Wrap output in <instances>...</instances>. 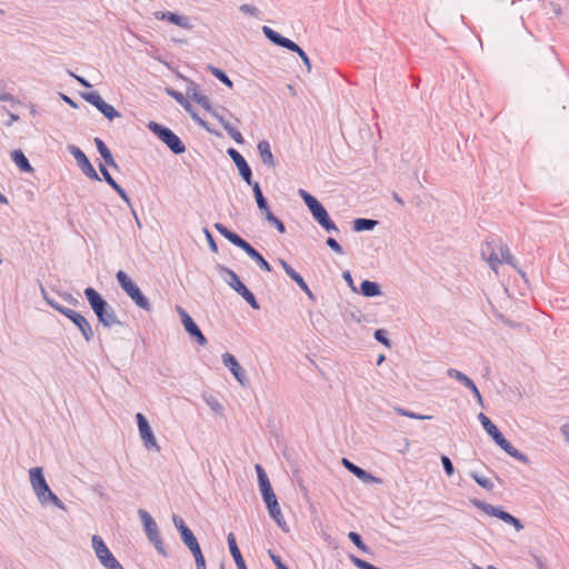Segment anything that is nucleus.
Here are the masks:
<instances>
[{"instance_id": "f257e3e1", "label": "nucleus", "mask_w": 569, "mask_h": 569, "mask_svg": "<svg viewBox=\"0 0 569 569\" xmlns=\"http://www.w3.org/2000/svg\"><path fill=\"white\" fill-rule=\"evenodd\" d=\"M29 478L31 488L41 505L52 503L59 509L64 510L66 506L58 498L56 493L52 492L47 480L43 475V469L41 467H33L29 470Z\"/></svg>"}, {"instance_id": "f03ea898", "label": "nucleus", "mask_w": 569, "mask_h": 569, "mask_svg": "<svg viewBox=\"0 0 569 569\" xmlns=\"http://www.w3.org/2000/svg\"><path fill=\"white\" fill-rule=\"evenodd\" d=\"M84 296L100 323L107 328L120 325L114 309L108 305L96 289L91 287L86 288Z\"/></svg>"}, {"instance_id": "7ed1b4c3", "label": "nucleus", "mask_w": 569, "mask_h": 569, "mask_svg": "<svg viewBox=\"0 0 569 569\" xmlns=\"http://www.w3.org/2000/svg\"><path fill=\"white\" fill-rule=\"evenodd\" d=\"M481 253L496 273H498V269L502 263H513L508 246L501 241H487L482 247Z\"/></svg>"}, {"instance_id": "20e7f679", "label": "nucleus", "mask_w": 569, "mask_h": 569, "mask_svg": "<svg viewBox=\"0 0 569 569\" xmlns=\"http://www.w3.org/2000/svg\"><path fill=\"white\" fill-rule=\"evenodd\" d=\"M214 228L222 237H224L227 240H229L232 244L242 249L251 259H253L258 263V266L262 270H264L267 272L271 271L270 263L249 242H247L244 239H242L239 234L230 231L222 223H216Z\"/></svg>"}, {"instance_id": "39448f33", "label": "nucleus", "mask_w": 569, "mask_h": 569, "mask_svg": "<svg viewBox=\"0 0 569 569\" xmlns=\"http://www.w3.org/2000/svg\"><path fill=\"white\" fill-rule=\"evenodd\" d=\"M300 197L312 213L315 220L327 231H338L336 223L330 219L325 207L309 192L299 190Z\"/></svg>"}, {"instance_id": "423d86ee", "label": "nucleus", "mask_w": 569, "mask_h": 569, "mask_svg": "<svg viewBox=\"0 0 569 569\" xmlns=\"http://www.w3.org/2000/svg\"><path fill=\"white\" fill-rule=\"evenodd\" d=\"M121 289L131 298V300L141 309L150 311L151 306L149 300L142 295L139 287L131 280V278L122 270L116 274Z\"/></svg>"}, {"instance_id": "0eeeda50", "label": "nucleus", "mask_w": 569, "mask_h": 569, "mask_svg": "<svg viewBox=\"0 0 569 569\" xmlns=\"http://www.w3.org/2000/svg\"><path fill=\"white\" fill-rule=\"evenodd\" d=\"M148 128L152 131L166 146L176 154L183 153L186 147L181 139L169 128H166L154 121L148 123Z\"/></svg>"}, {"instance_id": "6e6552de", "label": "nucleus", "mask_w": 569, "mask_h": 569, "mask_svg": "<svg viewBox=\"0 0 569 569\" xmlns=\"http://www.w3.org/2000/svg\"><path fill=\"white\" fill-rule=\"evenodd\" d=\"M262 32L274 44L286 48L292 52H297L301 58L303 64L307 67L308 71L311 70V62L309 57L296 42L286 37H282L268 26L262 27Z\"/></svg>"}, {"instance_id": "1a4fd4ad", "label": "nucleus", "mask_w": 569, "mask_h": 569, "mask_svg": "<svg viewBox=\"0 0 569 569\" xmlns=\"http://www.w3.org/2000/svg\"><path fill=\"white\" fill-rule=\"evenodd\" d=\"M92 548L94 550V553L99 560V562L106 568V569H124L120 562L116 559V557L111 553L107 545L104 543L103 539L98 536H92Z\"/></svg>"}, {"instance_id": "9d476101", "label": "nucleus", "mask_w": 569, "mask_h": 569, "mask_svg": "<svg viewBox=\"0 0 569 569\" xmlns=\"http://www.w3.org/2000/svg\"><path fill=\"white\" fill-rule=\"evenodd\" d=\"M140 519L142 521L146 535L148 539L153 543L157 551L161 555L166 556V549L163 541L161 539L158 526L152 517L143 509H139L138 511Z\"/></svg>"}, {"instance_id": "9b49d317", "label": "nucleus", "mask_w": 569, "mask_h": 569, "mask_svg": "<svg viewBox=\"0 0 569 569\" xmlns=\"http://www.w3.org/2000/svg\"><path fill=\"white\" fill-rule=\"evenodd\" d=\"M140 438L148 450L160 451V446L152 432V429L146 417L138 412L136 415Z\"/></svg>"}, {"instance_id": "f8f14e48", "label": "nucleus", "mask_w": 569, "mask_h": 569, "mask_svg": "<svg viewBox=\"0 0 569 569\" xmlns=\"http://www.w3.org/2000/svg\"><path fill=\"white\" fill-rule=\"evenodd\" d=\"M176 310L179 313L184 330L189 333V336L193 338L198 345L206 346L208 342L207 338L201 332L193 319L189 316V313L180 306H177Z\"/></svg>"}, {"instance_id": "ddd939ff", "label": "nucleus", "mask_w": 569, "mask_h": 569, "mask_svg": "<svg viewBox=\"0 0 569 569\" xmlns=\"http://www.w3.org/2000/svg\"><path fill=\"white\" fill-rule=\"evenodd\" d=\"M226 271L230 278L228 284L237 293H239L253 309H259L260 307L254 295L242 283L237 273L230 269H226Z\"/></svg>"}, {"instance_id": "4468645a", "label": "nucleus", "mask_w": 569, "mask_h": 569, "mask_svg": "<svg viewBox=\"0 0 569 569\" xmlns=\"http://www.w3.org/2000/svg\"><path fill=\"white\" fill-rule=\"evenodd\" d=\"M83 99L94 106L106 118L113 120L120 117V113L109 103H107L98 92L82 94Z\"/></svg>"}, {"instance_id": "2eb2a0df", "label": "nucleus", "mask_w": 569, "mask_h": 569, "mask_svg": "<svg viewBox=\"0 0 569 569\" xmlns=\"http://www.w3.org/2000/svg\"><path fill=\"white\" fill-rule=\"evenodd\" d=\"M61 313L70 319L81 331L86 341H90L93 337L92 328L89 321L79 312L73 309L61 310Z\"/></svg>"}, {"instance_id": "dca6fc26", "label": "nucleus", "mask_w": 569, "mask_h": 569, "mask_svg": "<svg viewBox=\"0 0 569 569\" xmlns=\"http://www.w3.org/2000/svg\"><path fill=\"white\" fill-rule=\"evenodd\" d=\"M69 150L87 177H89L92 180H100L97 171L90 163L89 159L78 147L71 146Z\"/></svg>"}, {"instance_id": "f3484780", "label": "nucleus", "mask_w": 569, "mask_h": 569, "mask_svg": "<svg viewBox=\"0 0 569 569\" xmlns=\"http://www.w3.org/2000/svg\"><path fill=\"white\" fill-rule=\"evenodd\" d=\"M222 362L230 370L237 381L244 386L247 382L246 373L236 357L229 352H226L222 355Z\"/></svg>"}, {"instance_id": "a211bd4d", "label": "nucleus", "mask_w": 569, "mask_h": 569, "mask_svg": "<svg viewBox=\"0 0 569 569\" xmlns=\"http://www.w3.org/2000/svg\"><path fill=\"white\" fill-rule=\"evenodd\" d=\"M485 510L488 515L493 516V517L505 521L506 523L513 526L517 531H520L523 529V525L520 522V520L507 511H503V510L492 507V506H486Z\"/></svg>"}, {"instance_id": "6ab92c4d", "label": "nucleus", "mask_w": 569, "mask_h": 569, "mask_svg": "<svg viewBox=\"0 0 569 569\" xmlns=\"http://www.w3.org/2000/svg\"><path fill=\"white\" fill-rule=\"evenodd\" d=\"M228 154L232 158V160L236 163L243 180L248 184H251L252 183V181H251L252 173H251V169H250L249 164L247 163L246 159L236 149H229Z\"/></svg>"}, {"instance_id": "aec40b11", "label": "nucleus", "mask_w": 569, "mask_h": 569, "mask_svg": "<svg viewBox=\"0 0 569 569\" xmlns=\"http://www.w3.org/2000/svg\"><path fill=\"white\" fill-rule=\"evenodd\" d=\"M154 18L157 20H167L169 21L170 23H173L178 27H181L183 29H191V24H190V21H189V18L184 17V16H180L178 13H174V12H171V11H156L153 13Z\"/></svg>"}, {"instance_id": "412c9836", "label": "nucleus", "mask_w": 569, "mask_h": 569, "mask_svg": "<svg viewBox=\"0 0 569 569\" xmlns=\"http://www.w3.org/2000/svg\"><path fill=\"white\" fill-rule=\"evenodd\" d=\"M280 266L283 268L284 272L292 279L298 287L307 293L309 298H313L312 291L303 280V278L283 259L279 260Z\"/></svg>"}, {"instance_id": "4be33fe9", "label": "nucleus", "mask_w": 569, "mask_h": 569, "mask_svg": "<svg viewBox=\"0 0 569 569\" xmlns=\"http://www.w3.org/2000/svg\"><path fill=\"white\" fill-rule=\"evenodd\" d=\"M173 523L178 531L180 532L181 539L183 543L189 548L190 546H194L198 543L197 538L192 533V531L186 526L183 519L179 516H173Z\"/></svg>"}, {"instance_id": "5701e85b", "label": "nucleus", "mask_w": 569, "mask_h": 569, "mask_svg": "<svg viewBox=\"0 0 569 569\" xmlns=\"http://www.w3.org/2000/svg\"><path fill=\"white\" fill-rule=\"evenodd\" d=\"M99 169L104 181L121 197L123 201L130 204V198L127 194L126 190L120 184L117 183V181L111 177L107 168L100 164Z\"/></svg>"}, {"instance_id": "b1692460", "label": "nucleus", "mask_w": 569, "mask_h": 569, "mask_svg": "<svg viewBox=\"0 0 569 569\" xmlns=\"http://www.w3.org/2000/svg\"><path fill=\"white\" fill-rule=\"evenodd\" d=\"M342 463L343 466L350 471L352 472L356 477H358L359 479L366 481V482H376V483H379L380 480L373 476H371L370 473H368L366 470H363L362 468L353 465L352 462H350L348 459H342Z\"/></svg>"}, {"instance_id": "393cba45", "label": "nucleus", "mask_w": 569, "mask_h": 569, "mask_svg": "<svg viewBox=\"0 0 569 569\" xmlns=\"http://www.w3.org/2000/svg\"><path fill=\"white\" fill-rule=\"evenodd\" d=\"M228 546L230 553L236 562L238 569H248L246 562L242 558V555L237 546L236 537L232 532H230L227 537Z\"/></svg>"}, {"instance_id": "a878e982", "label": "nucleus", "mask_w": 569, "mask_h": 569, "mask_svg": "<svg viewBox=\"0 0 569 569\" xmlns=\"http://www.w3.org/2000/svg\"><path fill=\"white\" fill-rule=\"evenodd\" d=\"M257 149L263 164L268 167H274L276 162L271 151L270 143L267 140H261L259 141Z\"/></svg>"}, {"instance_id": "bb28decb", "label": "nucleus", "mask_w": 569, "mask_h": 569, "mask_svg": "<svg viewBox=\"0 0 569 569\" xmlns=\"http://www.w3.org/2000/svg\"><path fill=\"white\" fill-rule=\"evenodd\" d=\"M478 419L481 422L483 429L495 440L496 443L500 441L501 438H503L499 429L491 422V420L485 413L480 412L478 415Z\"/></svg>"}, {"instance_id": "cd10ccee", "label": "nucleus", "mask_w": 569, "mask_h": 569, "mask_svg": "<svg viewBox=\"0 0 569 569\" xmlns=\"http://www.w3.org/2000/svg\"><path fill=\"white\" fill-rule=\"evenodd\" d=\"M497 445L506 451L509 456L517 459L520 462L527 463L528 457L520 452L516 447H513L506 438H501L500 441L497 442Z\"/></svg>"}, {"instance_id": "c85d7f7f", "label": "nucleus", "mask_w": 569, "mask_h": 569, "mask_svg": "<svg viewBox=\"0 0 569 569\" xmlns=\"http://www.w3.org/2000/svg\"><path fill=\"white\" fill-rule=\"evenodd\" d=\"M359 292L367 298L378 297L382 293L379 283L370 280L361 282Z\"/></svg>"}, {"instance_id": "c756f323", "label": "nucleus", "mask_w": 569, "mask_h": 569, "mask_svg": "<svg viewBox=\"0 0 569 569\" xmlns=\"http://www.w3.org/2000/svg\"><path fill=\"white\" fill-rule=\"evenodd\" d=\"M11 158H12L13 162L16 163V166L21 171H23V172L33 171V168L31 167L29 160L27 159V157L23 154V152L21 150H14L11 153Z\"/></svg>"}, {"instance_id": "7c9ffc66", "label": "nucleus", "mask_w": 569, "mask_h": 569, "mask_svg": "<svg viewBox=\"0 0 569 569\" xmlns=\"http://www.w3.org/2000/svg\"><path fill=\"white\" fill-rule=\"evenodd\" d=\"M216 118L218 119L219 123L223 127V129L227 131V133L238 143V144H242L244 142V139L241 134V132L236 129L234 127H232L230 124V122H228L226 119H223L222 117H219V116H216Z\"/></svg>"}, {"instance_id": "2f4dec72", "label": "nucleus", "mask_w": 569, "mask_h": 569, "mask_svg": "<svg viewBox=\"0 0 569 569\" xmlns=\"http://www.w3.org/2000/svg\"><path fill=\"white\" fill-rule=\"evenodd\" d=\"M256 470L258 473V481H259V487H260L262 497L264 495L273 492L271 483H270L263 468L260 465H257Z\"/></svg>"}, {"instance_id": "473e14b6", "label": "nucleus", "mask_w": 569, "mask_h": 569, "mask_svg": "<svg viewBox=\"0 0 569 569\" xmlns=\"http://www.w3.org/2000/svg\"><path fill=\"white\" fill-rule=\"evenodd\" d=\"M94 142H96L97 149H98L100 156L102 157V159L104 160L106 164L117 168V163H116L110 150L106 146V143L99 138H96Z\"/></svg>"}, {"instance_id": "72a5a7b5", "label": "nucleus", "mask_w": 569, "mask_h": 569, "mask_svg": "<svg viewBox=\"0 0 569 569\" xmlns=\"http://www.w3.org/2000/svg\"><path fill=\"white\" fill-rule=\"evenodd\" d=\"M268 511H269L270 517L276 521V523L284 532H287L289 529H288L287 522L284 520V517H283V515L281 512L279 503L277 506H274V508H269Z\"/></svg>"}, {"instance_id": "f704fd0d", "label": "nucleus", "mask_w": 569, "mask_h": 569, "mask_svg": "<svg viewBox=\"0 0 569 569\" xmlns=\"http://www.w3.org/2000/svg\"><path fill=\"white\" fill-rule=\"evenodd\" d=\"M376 220L371 219H365V218H358L353 220V230L355 231H365V230H371L377 226Z\"/></svg>"}, {"instance_id": "c9c22d12", "label": "nucleus", "mask_w": 569, "mask_h": 569, "mask_svg": "<svg viewBox=\"0 0 569 569\" xmlns=\"http://www.w3.org/2000/svg\"><path fill=\"white\" fill-rule=\"evenodd\" d=\"M447 375L450 377V378H453L456 380H458L460 383H462L466 388L471 385L472 380L466 376L463 372L457 370V369H453V368H450L447 370Z\"/></svg>"}, {"instance_id": "e433bc0d", "label": "nucleus", "mask_w": 569, "mask_h": 569, "mask_svg": "<svg viewBox=\"0 0 569 569\" xmlns=\"http://www.w3.org/2000/svg\"><path fill=\"white\" fill-rule=\"evenodd\" d=\"M252 186V190H253V193H254V198H256V201H257V204H258V208L261 210V209H267V200L264 199L263 194H262V191L260 189V186L258 182H252L251 183Z\"/></svg>"}, {"instance_id": "4c0bfd02", "label": "nucleus", "mask_w": 569, "mask_h": 569, "mask_svg": "<svg viewBox=\"0 0 569 569\" xmlns=\"http://www.w3.org/2000/svg\"><path fill=\"white\" fill-rule=\"evenodd\" d=\"M396 412L400 416H403V417H408V418H411V419H417V420H429L431 419V416H426V415H418L416 412H412V411H409L405 408H400V407H397L395 408Z\"/></svg>"}, {"instance_id": "58836bf2", "label": "nucleus", "mask_w": 569, "mask_h": 569, "mask_svg": "<svg viewBox=\"0 0 569 569\" xmlns=\"http://www.w3.org/2000/svg\"><path fill=\"white\" fill-rule=\"evenodd\" d=\"M210 70H211V73L217 79H219L221 82L227 84L229 88H232V86H233L232 81L229 79V77L221 69L216 68V67H210Z\"/></svg>"}, {"instance_id": "ea45409f", "label": "nucleus", "mask_w": 569, "mask_h": 569, "mask_svg": "<svg viewBox=\"0 0 569 569\" xmlns=\"http://www.w3.org/2000/svg\"><path fill=\"white\" fill-rule=\"evenodd\" d=\"M349 539L362 551H366L367 550V547L366 545L363 543L360 535H358L357 532L355 531H350L349 535H348Z\"/></svg>"}, {"instance_id": "a19ab883", "label": "nucleus", "mask_w": 569, "mask_h": 569, "mask_svg": "<svg viewBox=\"0 0 569 569\" xmlns=\"http://www.w3.org/2000/svg\"><path fill=\"white\" fill-rule=\"evenodd\" d=\"M471 477L479 486L485 489H490L492 487V482L488 478L480 477L478 473H472Z\"/></svg>"}, {"instance_id": "79ce46f5", "label": "nucleus", "mask_w": 569, "mask_h": 569, "mask_svg": "<svg viewBox=\"0 0 569 569\" xmlns=\"http://www.w3.org/2000/svg\"><path fill=\"white\" fill-rule=\"evenodd\" d=\"M441 462H442V466H443V469H445V472L447 473V476H452L455 472V468H453L451 460L447 456H442Z\"/></svg>"}, {"instance_id": "37998d69", "label": "nucleus", "mask_w": 569, "mask_h": 569, "mask_svg": "<svg viewBox=\"0 0 569 569\" xmlns=\"http://www.w3.org/2000/svg\"><path fill=\"white\" fill-rule=\"evenodd\" d=\"M239 9L241 12L252 17H258L259 14V10L252 4H241Z\"/></svg>"}, {"instance_id": "c03bdc74", "label": "nucleus", "mask_w": 569, "mask_h": 569, "mask_svg": "<svg viewBox=\"0 0 569 569\" xmlns=\"http://www.w3.org/2000/svg\"><path fill=\"white\" fill-rule=\"evenodd\" d=\"M263 501L267 506V508H274V506L278 505V500H277V497L274 495V492H271V493H268V495H264L263 497Z\"/></svg>"}, {"instance_id": "a18cd8bd", "label": "nucleus", "mask_w": 569, "mask_h": 569, "mask_svg": "<svg viewBox=\"0 0 569 569\" xmlns=\"http://www.w3.org/2000/svg\"><path fill=\"white\" fill-rule=\"evenodd\" d=\"M327 244L329 248H331L336 253L338 254H342L343 253V250H342V247L339 244V242L333 239V238H328L327 239Z\"/></svg>"}, {"instance_id": "49530a36", "label": "nucleus", "mask_w": 569, "mask_h": 569, "mask_svg": "<svg viewBox=\"0 0 569 569\" xmlns=\"http://www.w3.org/2000/svg\"><path fill=\"white\" fill-rule=\"evenodd\" d=\"M351 561L359 569H369L372 565L355 556L351 557Z\"/></svg>"}, {"instance_id": "de8ad7c7", "label": "nucleus", "mask_w": 569, "mask_h": 569, "mask_svg": "<svg viewBox=\"0 0 569 569\" xmlns=\"http://www.w3.org/2000/svg\"><path fill=\"white\" fill-rule=\"evenodd\" d=\"M375 338L378 341L382 342L383 345L389 346V340L386 337V332L383 330H381V329L376 330Z\"/></svg>"}, {"instance_id": "09e8293b", "label": "nucleus", "mask_w": 569, "mask_h": 569, "mask_svg": "<svg viewBox=\"0 0 569 569\" xmlns=\"http://www.w3.org/2000/svg\"><path fill=\"white\" fill-rule=\"evenodd\" d=\"M343 279L346 280V282L348 283V286L350 287V289L353 291V292H357V288L353 283V280H352V277L350 274L349 271H346L343 272Z\"/></svg>"}, {"instance_id": "8fccbe9b", "label": "nucleus", "mask_w": 569, "mask_h": 569, "mask_svg": "<svg viewBox=\"0 0 569 569\" xmlns=\"http://www.w3.org/2000/svg\"><path fill=\"white\" fill-rule=\"evenodd\" d=\"M270 556H271V559H272L273 563L276 565L277 569H288V567L282 563L279 556H276L272 553Z\"/></svg>"}, {"instance_id": "3c124183", "label": "nucleus", "mask_w": 569, "mask_h": 569, "mask_svg": "<svg viewBox=\"0 0 569 569\" xmlns=\"http://www.w3.org/2000/svg\"><path fill=\"white\" fill-rule=\"evenodd\" d=\"M189 550L191 551V553L193 555L194 558H200L202 556V551H201L199 543H197L194 546H190Z\"/></svg>"}, {"instance_id": "603ef678", "label": "nucleus", "mask_w": 569, "mask_h": 569, "mask_svg": "<svg viewBox=\"0 0 569 569\" xmlns=\"http://www.w3.org/2000/svg\"><path fill=\"white\" fill-rule=\"evenodd\" d=\"M69 74L73 77L79 83H81L86 88H90L91 84L82 77L74 74L72 71H69Z\"/></svg>"}, {"instance_id": "864d4df0", "label": "nucleus", "mask_w": 569, "mask_h": 569, "mask_svg": "<svg viewBox=\"0 0 569 569\" xmlns=\"http://www.w3.org/2000/svg\"><path fill=\"white\" fill-rule=\"evenodd\" d=\"M199 104L204 108H209V99L206 96H196L194 98Z\"/></svg>"}, {"instance_id": "5fc2aeb1", "label": "nucleus", "mask_w": 569, "mask_h": 569, "mask_svg": "<svg viewBox=\"0 0 569 569\" xmlns=\"http://www.w3.org/2000/svg\"><path fill=\"white\" fill-rule=\"evenodd\" d=\"M197 569H207L206 559L203 555L200 558H194Z\"/></svg>"}, {"instance_id": "6e6d98bb", "label": "nucleus", "mask_w": 569, "mask_h": 569, "mask_svg": "<svg viewBox=\"0 0 569 569\" xmlns=\"http://www.w3.org/2000/svg\"><path fill=\"white\" fill-rule=\"evenodd\" d=\"M266 220L270 224L274 226L279 221V218H277L272 212H268V216H267Z\"/></svg>"}, {"instance_id": "4d7b16f0", "label": "nucleus", "mask_w": 569, "mask_h": 569, "mask_svg": "<svg viewBox=\"0 0 569 569\" xmlns=\"http://www.w3.org/2000/svg\"><path fill=\"white\" fill-rule=\"evenodd\" d=\"M560 431H561V433H562V436H563L565 440H566L567 442H569V425H565V426H562V427H561V429H560Z\"/></svg>"}, {"instance_id": "13d9d810", "label": "nucleus", "mask_w": 569, "mask_h": 569, "mask_svg": "<svg viewBox=\"0 0 569 569\" xmlns=\"http://www.w3.org/2000/svg\"><path fill=\"white\" fill-rule=\"evenodd\" d=\"M48 302H49V305H50L52 308H54V309H56L57 311H59L60 313H61V310H68V309H69V308L63 307V306H61V305H59V303H57V302H53V301H51V300H48Z\"/></svg>"}, {"instance_id": "bf43d9fd", "label": "nucleus", "mask_w": 569, "mask_h": 569, "mask_svg": "<svg viewBox=\"0 0 569 569\" xmlns=\"http://www.w3.org/2000/svg\"><path fill=\"white\" fill-rule=\"evenodd\" d=\"M280 233L286 232V227L283 222L279 219V221L273 226Z\"/></svg>"}, {"instance_id": "052dcab7", "label": "nucleus", "mask_w": 569, "mask_h": 569, "mask_svg": "<svg viewBox=\"0 0 569 569\" xmlns=\"http://www.w3.org/2000/svg\"><path fill=\"white\" fill-rule=\"evenodd\" d=\"M471 392L472 395L476 397V396H479L480 391L479 389L477 388V386L475 385V382L472 381L471 385H469L467 387Z\"/></svg>"}, {"instance_id": "680f3d73", "label": "nucleus", "mask_w": 569, "mask_h": 569, "mask_svg": "<svg viewBox=\"0 0 569 569\" xmlns=\"http://www.w3.org/2000/svg\"><path fill=\"white\" fill-rule=\"evenodd\" d=\"M392 198H393V200H395L399 206H401V207H402V206L405 204V202H403L402 198H401V197H399V194H398V193H396V192H395V193L392 194Z\"/></svg>"}, {"instance_id": "e2e57ef3", "label": "nucleus", "mask_w": 569, "mask_h": 569, "mask_svg": "<svg viewBox=\"0 0 569 569\" xmlns=\"http://www.w3.org/2000/svg\"><path fill=\"white\" fill-rule=\"evenodd\" d=\"M206 233H207V237H208V239H209L210 247L216 251V250H217V246H216V243H214V241H213V239H212L211 233H210L209 231H206Z\"/></svg>"}, {"instance_id": "0e129e2a", "label": "nucleus", "mask_w": 569, "mask_h": 569, "mask_svg": "<svg viewBox=\"0 0 569 569\" xmlns=\"http://www.w3.org/2000/svg\"><path fill=\"white\" fill-rule=\"evenodd\" d=\"M18 119H19V118H18V116H16V114L11 113V114H10V121H9V124H11L12 122L17 121Z\"/></svg>"}, {"instance_id": "69168bd1", "label": "nucleus", "mask_w": 569, "mask_h": 569, "mask_svg": "<svg viewBox=\"0 0 569 569\" xmlns=\"http://www.w3.org/2000/svg\"><path fill=\"white\" fill-rule=\"evenodd\" d=\"M260 211L263 213L264 218H267L268 212H271V210H270L268 204H267V209H261Z\"/></svg>"}, {"instance_id": "338daca9", "label": "nucleus", "mask_w": 569, "mask_h": 569, "mask_svg": "<svg viewBox=\"0 0 569 569\" xmlns=\"http://www.w3.org/2000/svg\"><path fill=\"white\" fill-rule=\"evenodd\" d=\"M476 399H477V401H478V403H479L480 406H483V399H482L481 393H479V396H476Z\"/></svg>"}, {"instance_id": "774afa93", "label": "nucleus", "mask_w": 569, "mask_h": 569, "mask_svg": "<svg viewBox=\"0 0 569 569\" xmlns=\"http://www.w3.org/2000/svg\"><path fill=\"white\" fill-rule=\"evenodd\" d=\"M7 198L0 192V203H7Z\"/></svg>"}]
</instances>
